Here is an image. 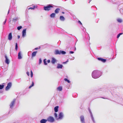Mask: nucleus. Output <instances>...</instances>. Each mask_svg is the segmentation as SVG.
I'll return each instance as SVG.
<instances>
[{
    "mask_svg": "<svg viewBox=\"0 0 123 123\" xmlns=\"http://www.w3.org/2000/svg\"><path fill=\"white\" fill-rule=\"evenodd\" d=\"M100 73L99 71H94L92 73V76L94 78H97L100 76V75L99 74Z\"/></svg>",
    "mask_w": 123,
    "mask_h": 123,
    "instance_id": "f257e3e1",
    "label": "nucleus"
},
{
    "mask_svg": "<svg viewBox=\"0 0 123 123\" xmlns=\"http://www.w3.org/2000/svg\"><path fill=\"white\" fill-rule=\"evenodd\" d=\"M66 53V52L64 51H62L61 50L59 51L57 50H55V54L56 55H60L61 54H64Z\"/></svg>",
    "mask_w": 123,
    "mask_h": 123,
    "instance_id": "f03ea898",
    "label": "nucleus"
},
{
    "mask_svg": "<svg viewBox=\"0 0 123 123\" xmlns=\"http://www.w3.org/2000/svg\"><path fill=\"white\" fill-rule=\"evenodd\" d=\"M53 6L50 5H49L47 6L44 7V9L47 11H49L51 9V8H53Z\"/></svg>",
    "mask_w": 123,
    "mask_h": 123,
    "instance_id": "7ed1b4c3",
    "label": "nucleus"
},
{
    "mask_svg": "<svg viewBox=\"0 0 123 123\" xmlns=\"http://www.w3.org/2000/svg\"><path fill=\"white\" fill-rule=\"evenodd\" d=\"M47 121L51 122H54L55 120L53 117L51 116H50L49 117L47 118Z\"/></svg>",
    "mask_w": 123,
    "mask_h": 123,
    "instance_id": "20e7f679",
    "label": "nucleus"
},
{
    "mask_svg": "<svg viewBox=\"0 0 123 123\" xmlns=\"http://www.w3.org/2000/svg\"><path fill=\"white\" fill-rule=\"evenodd\" d=\"M12 86V83L11 82L7 84V86L6 88V91L8 90Z\"/></svg>",
    "mask_w": 123,
    "mask_h": 123,
    "instance_id": "39448f33",
    "label": "nucleus"
},
{
    "mask_svg": "<svg viewBox=\"0 0 123 123\" xmlns=\"http://www.w3.org/2000/svg\"><path fill=\"white\" fill-rule=\"evenodd\" d=\"M16 101V99H14L13 101L11 102V104L10 105V107L11 108H12L14 104L15 103Z\"/></svg>",
    "mask_w": 123,
    "mask_h": 123,
    "instance_id": "423d86ee",
    "label": "nucleus"
},
{
    "mask_svg": "<svg viewBox=\"0 0 123 123\" xmlns=\"http://www.w3.org/2000/svg\"><path fill=\"white\" fill-rule=\"evenodd\" d=\"M100 61H101L103 62H106V60L105 59H104L103 58L98 57L97 58Z\"/></svg>",
    "mask_w": 123,
    "mask_h": 123,
    "instance_id": "0eeeda50",
    "label": "nucleus"
},
{
    "mask_svg": "<svg viewBox=\"0 0 123 123\" xmlns=\"http://www.w3.org/2000/svg\"><path fill=\"white\" fill-rule=\"evenodd\" d=\"M26 29H24L22 32V36L23 37H24L26 35Z\"/></svg>",
    "mask_w": 123,
    "mask_h": 123,
    "instance_id": "6e6552de",
    "label": "nucleus"
},
{
    "mask_svg": "<svg viewBox=\"0 0 123 123\" xmlns=\"http://www.w3.org/2000/svg\"><path fill=\"white\" fill-rule=\"evenodd\" d=\"M12 33H10L8 35V39L9 40H11L12 39Z\"/></svg>",
    "mask_w": 123,
    "mask_h": 123,
    "instance_id": "1a4fd4ad",
    "label": "nucleus"
},
{
    "mask_svg": "<svg viewBox=\"0 0 123 123\" xmlns=\"http://www.w3.org/2000/svg\"><path fill=\"white\" fill-rule=\"evenodd\" d=\"M80 118L81 122L82 123H85V122L84 116H81L80 117Z\"/></svg>",
    "mask_w": 123,
    "mask_h": 123,
    "instance_id": "9d476101",
    "label": "nucleus"
},
{
    "mask_svg": "<svg viewBox=\"0 0 123 123\" xmlns=\"http://www.w3.org/2000/svg\"><path fill=\"white\" fill-rule=\"evenodd\" d=\"M63 115L62 113V112L60 113L59 115V117L58 119H62L63 118Z\"/></svg>",
    "mask_w": 123,
    "mask_h": 123,
    "instance_id": "9b49d317",
    "label": "nucleus"
},
{
    "mask_svg": "<svg viewBox=\"0 0 123 123\" xmlns=\"http://www.w3.org/2000/svg\"><path fill=\"white\" fill-rule=\"evenodd\" d=\"M5 58H6L5 62L7 64H8L9 63V62L6 55L5 56Z\"/></svg>",
    "mask_w": 123,
    "mask_h": 123,
    "instance_id": "f8f14e48",
    "label": "nucleus"
},
{
    "mask_svg": "<svg viewBox=\"0 0 123 123\" xmlns=\"http://www.w3.org/2000/svg\"><path fill=\"white\" fill-rule=\"evenodd\" d=\"M56 60L55 58L53 57L52 58V60H51V62L53 64H54L56 62Z\"/></svg>",
    "mask_w": 123,
    "mask_h": 123,
    "instance_id": "ddd939ff",
    "label": "nucleus"
},
{
    "mask_svg": "<svg viewBox=\"0 0 123 123\" xmlns=\"http://www.w3.org/2000/svg\"><path fill=\"white\" fill-rule=\"evenodd\" d=\"M47 121V120L43 119L40 121V122L41 123H45Z\"/></svg>",
    "mask_w": 123,
    "mask_h": 123,
    "instance_id": "4468645a",
    "label": "nucleus"
},
{
    "mask_svg": "<svg viewBox=\"0 0 123 123\" xmlns=\"http://www.w3.org/2000/svg\"><path fill=\"white\" fill-rule=\"evenodd\" d=\"M37 52V51L33 52L32 54V57H33L35 56Z\"/></svg>",
    "mask_w": 123,
    "mask_h": 123,
    "instance_id": "2eb2a0df",
    "label": "nucleus"
},
{
    "mask_svg": "<svg viewBox=\"0 0 123 123\" xmlns=\"http://www.w3.org/2000/svg\"><path fill=\"white\" fill-rule=\"evenodd\" d=\"M60 10V9L59 8H58L56 9L55 11V13H58Z\"/></svg>",
    "mask_w": 123,
    "mask_h": 123,
    "instance_id": "dca6fc26",
    "label": "nucleus"
},
{
    "mask_svg": "<svg viewBox=\"0 0 123 123\" xmlns=\"http://www.w3.org/2000/svg\"><path fill=\"white\" fill-rule=\"evenodd\" d=\"M18 58L19 59H21L22 58L21 56V53L20 52H19L18 54Z\"/></svg>",
    "mask_w": 123,
    "mask_h": 123,
    "instance_id": "f3484780",
    "label": "nucleus"
},
{
    "mask_svg": "<svg viewBox=\"0 0 123 123\" xmlns=\"http://www.w3.org/2000/svg\"><path fill=\"white\" fill-rule=\"evenodd\" d=\"M62 65L59 64L57 67V68H62Z\"/></svg>",
    "mask_w": 123,
    "mask_h": 123,
    "instance_id": "a211bd4d",
    "label": "nucleus"
},
{
    "mask_svg": "<svg viewBox=\"0 0 123 123\" xmlns=\"http://www.w3.org/2000/svg\"><path fill=\"white\" fill-rule=\"evenodd\" d=\"M55 13H53L50 15V16L52 18H54L55 17Z\"/></svg>",
    "mask_w": 123,
    "mask_h": 123,
    "instance_id": "6ab92c4d",
    "label": "nucleus"
},
{
    "mask_svg": "<svg viewBox=\"0 0 123 123\" xmlns=\"http://www.w3.org/2000/svg\"><path fill=\"white\" fill-rule=\"evenodd\" d=\"M58 106H57L55 107L54 108V110L55 111V112H57L58 111Z\"/></svg>",
    "mask_w": 123,
    "mask_h": 123,
    "instance_id": "aec40b11",
    "label": "nucleus"
},
{
    "mask_svg": "<svg viewBox=\"0 0 123 123\" xmlns=\"http://www.w3.org/2000/svg\"><path fill=\"white\" fill-rule=\"evenodd\" d=\"M60 19L62 20L63 21L65 20V18L63 16H61L60 17Z\"/></svg>",
    "mask_w": 123,
    "mask_h": 123,
    "instance_id": "412c9836",
    "label": "nucleus"
},
{
    "mask_svg": "<svg viewBox=\"0 0 123 123\" xmlns=\"http://www.w3.org/2000/svg\"><path fill=\"white\" fill-rule=\"evenodd\" d=\"M57 89L59 91H61L62 90V87L61 86H59L57 88Z\"/></svg>",
    "mask_w": 123,
    "mask_h": 123,
    "instance_id": "4be33fe9",
    "label": "nucleus"
},
{
    "mask_svg": "<svg viewBox=\"0 0 123 123\" xmlns=\"http://www.w3.org/2000/svg\"><path fill=\"white\" fill-rule=\"evenodd\" d=\"M34 86V83L33 82H32L31 85L29 87V88H31L32 86Z\"/></svg>",
    "mask_w": 123,
    "mask_h": 123,
    "instance_id": "5701e85b",
    "label": "nucleus"
},
{
    "mask_svg": "<svg viewBox=\"0 0 123 123\" xmlns=\"http://www.w3.org/2000/svg\"><path fill=\"white\" fill-rule=\"evenodd\" d=\"M64 80L65 81H67L68 83H70V82L69 80H68L67 78L64 79Z\"/></svg>",
    "mask_w": 123,
    "mask_h": 123,
    "instance_id": "b1692460",
    "label": "nucleus"
},
{
    "mask_svg": "<svg viewBox=\"0 0 123 123\" xmlns=\"http://www.w3.org/2000/svg\"><path fill=\"white\" fill-rule=\"evenodd\" d=\"M4 86L3 85H0V89H2L4 88Z\"/></svg>",
    "mask_w": 123,
    "mask_h": 123,
    "instance_id": "393cba45",
    "label": "nucleus"
},
{
    "mask_svg": "<svg viewBox=\"0 0 123 123\" xmlns=\"http://www.w3.org/2000/svg\"><path fill=\"white\" fill-rule=\"evenodd\" d=\"M35 6H34L33 7H30L29 8V9H34L35 8Z\"/></svg>",
    "mask_w": 123,
    "mask_h": 123,
    "instance_id": "a878e982",
    "label": "nucleus"
},
{
    "mask_svg": "<svg viewBox=\"0 0 123 123\" xmlns=\"http://www.w3.org/2000/svg\"><path fill=\"white\" fill-rule=\"evenodd\" d=\"M22 28V26H18L17 27V29L18 30H20Z\"/></svg>",
    "mask_w": 123,
    "mask_h": 123,
    "instance_id": "bb28decb",
    "label": "nucleus"
},
{
    "mask_svg": "<svg viewBox=\"0 0 123 123\" xmlns=\"http://www.w3.org/2000/svg\"><path fill=\"white\" fill-rule=\"evenodd\" d=\"M18 48V44L17 43H16V44L15 45V49L16 50H17Z\"/></svg>",
    "mask_w": 123,
    "mask_h": 123,
    "instance_id": "cd10ccee",
    "label": "nucleus"
},
{
    "mask_svg": "<svg viewBox=\"0 0 123 123\" xmlns=\"http://www.w3.org/2000/svg\"><path fill=\"white\" fill-rule=\"evenodd\" d=\"M117 21L118 22H120V23H121L122 22V20L120 19H117Z\"/></svg>",
    "mask_w": 123,
    "mask_h": 123,
    "instance_id": "c85d7f7f",
    "label": "nucleus"
},
{
    "mask_svg": "<svg viewBox=\"0 0 123 123\" xmlns=\"http://www.w3.org/2000/svg\"><path fill=\"white\" fill-rule=\"evenodd\" d=\"M43 62L44 63V64L46 65L47 64V63H46V61H45V59H44L43 60Z\"/></svg>",
    "mask_w": 123,
    "mask_h": 123,
    "instance_id": "c756f323",
    "label": "nucleus"
},
{
    "mask_svg": "<svg viewBox=\"0 0 123 123\" xmlns=\"http://www.w3.org/2000/svg\"><path fill=\"white\" fill-rule=\"evenodd\" d=\"M56 118H57V114L56 113H55L54 114Z\"/></svg>",
    "mask_w": 123,
    "mask_h": 123,
    "instance_id": "7c9ffc66",
    "label": "nucleus"
},
{
    "mask_svg": "<svg viewBox=\"0 0 123 123\" xmlns=\"http://www.w3.org/2000/svg\"><path fill=\"white\" fill-rule=\"evenodd\" d=\"M31 77H32L33 76V72L31 70Z\"/></svg>",
    "mask_w": 123,
    "mask_h": 123,
    "instance_id": "2f4dec72",
    "label": "nucleus"
},
{
    "mask_svg": "<svg viewBox=\"0 0 123 123\" xmlns=\"http://www.w3.org/2000/svg\"><path fill=\"white\" fill-rule=\"evenodd\" d=\"M17 20V18H14L13 19V21H16Z\"/></svg>",
    "mask_w": 123,
    "mask_h": 123,
    "instance_id": "473e14b6",
    "label": "nucleus"
},
{
    "mask_svg": "<svg viewBox=\"0 0 123 123\" xmlns=\"http://www.w3.org/2000/svg\"><path fill=\"white\" fill-rule=\"evenodd\" d=\"M68 62V60L66 62H63V63L64 64H66L67 62Z\"/></svg>",
    "mask_w": 123,
    "mask_h": 123,
    "instance_id": "72a5a7b5",
    "label": "nucleus"
},
{
    "mask_svg": "<svg viewBox=\"0 0 123 123\" xmlns=\"http://www.w3.org/2000/svg\"><path fill=\"white\" fill-rule=\"evenodd\" d=\"M78 22L80 24V25H82V24L81 22L79 20L78 21Z\"/></svg>",
    "mask_w": 123,
    "mask_h": 123,
    "instance_id": "f704fd0d",
    "label": "nucleus"
},
{
    "mask_svg": "<svg viewBox=\"0 0 123 123\" xmlns=\"http://www.w3.org/2000/svg\"><path fill=\"white\" fill-rule=\"evenodd\" d=\"M69 53L70 54H73L74 53V52L72 51H70Z\"/></svg>",
    "mask_w": 123,
    "mask_h": 123,
    "instance_id": "c9c22d12",
    "label": "nucleus"
},
{
    "mask_svg": "<svg viewBox=\"0 0 123 123\" xmlns=\"http://www.w3.org/2000/svg\"><path fill=\"white\" fill-rule=\"evenodd\" d=\"M26 73H27V74L28 75V76H29V72H27Z\"/></svg>",
    "mask_w": 123,
    "mask_h": 123,
    "instance_id": "e433bc0d",
    "label": "nucleus"
},
{
    "mask_svg": "<svg viewBox=\"0 0 123 123\" xmlns=\"http://www.w3.org/2000/svg\"><path fill=\"white\" fill-rule=\"evenodd\" d=\"M120 35L119 34H118L117 36V38H118L120 36Z\"/></svg>",
    "mask_w": 123,
    "mask_h": 123,
    "instance_id": "4c0bfd02",
    "label": "nucleus"
},
{
    "mask_svg": "<svg viewBox=\"0 0 123 123\" xmlns=\"http://www.w3.org/2000/svg\"><path fill=\"white\" fill-rule=\"evenodd\" d=\"M47 62L48 63H49L50 62V60H47Z\"/></svg>",
    "mask_w": 123,
    "mask_h": 123,
    "instance_id": "58836bf2",
    "label": "nucleus"
},
{
    "mask_svg": "<svg viewBox=\"0 0 123 123\" xmlns=\"http://www.w3.org/2000/svg\"><path fill=\"white\" fill-rule=\"evenodd\" d=\"M123 34V33H119V35H120H120H121L122 34Z\"/></svg>",
    "mask_w": 123,
    "mask_h": 123,
    "instance_id": "ea45409f",
    "label": "nucleus"
},
{
    "mask_svg": "<svg viewBox=\"0 0 123 123\" xmlns=\"http://www.w3.org/2000/svg\"><path fill=\"white\" fill-rule=\"evenodd\" d=\"M18 39H19L20 38V36H19V35H18Z\"/></svg>",
    "mask_w": 123,
    "mask_h": 123,
    "instance_id": "a19ab883",
    "label": "nucleus"
},
{
    "mask_svg": "<svg viewBox=\"0 0 123 123\" xmlns=\"http://www.w3.org/2000/svg\"><path fill=\"white\" fill-rule=\"evenodd\" d=\"M38 49V48H35V50H37Z\"/></svg>",
    "mask_w": 123,
    "mask_h": 123,
    "instance_id": "79ce46f5",
    "label": "nucleus"
},
{
    "mask_svg": "<svg viewBox=\"0 0 123 123\" xmlns=\"http://www.w3.org/2000/svg\"><path fill=\"white\" fill-rule=\"evenodd\" d=\"M6 20H5V22H4V24H5V23H6Z\"/></svg>",
    "mask_w": 123,
    "mask_h": 123,
    "instance_id": "37998d69",
    "label": "nucleus"
},
{
    "mask_svg": "<svg viewBox=\"0 0 123 123\" xmlns=\"http://www.w3.org/2000/svg\"><path fill=\"white\" fill-rule=\"evenodd\" d=\"M62 13H63V14H64V12H62Z\"/></svg>",
    "mask_w": 123,
    "mask_h": 123,
    "instance_id": "c03bdc74",
    "label": "nucleus"
},
{
    "mask_svg": "<svg viewBox=\"0 0 123 123\" xmlns=\"http://www.w3.org/2000/svg\"><path fill=\"white\" fill-rule=\"evenodd\" d=\"M9 11H8V13H9Z\"/></svg>",
    "mask_w": 123,
    "mask_h": 123,
    "instance_id": "a18cd8bd",
    "label": "nucleus"
},
{
    "mask_svg": "<svg viewBox=\"0 0 123 123\" xmlns=\"http://www.w3.org/2000/svg\"><path fill=\"white\" fill-rule=\"evenodd\" d=\"M40 61V62H41V61Z\"/></svg>",
    "mask_w": 123,
    "mask_h": 123,
    "instance_id": "49530a36",
    "label": "nucleus"
}]
</instances>
